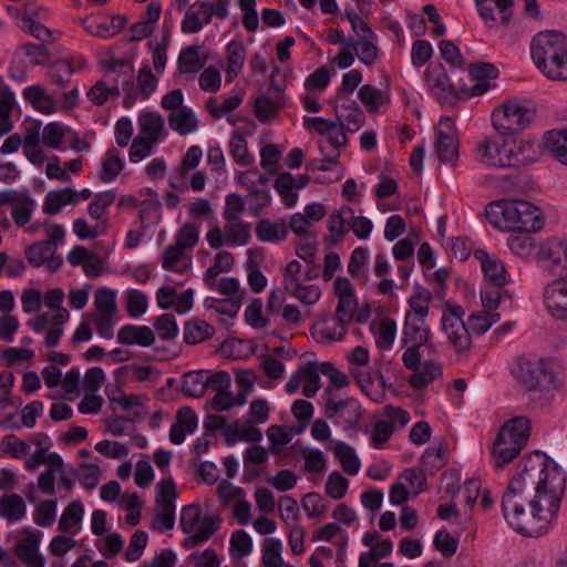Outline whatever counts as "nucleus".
Listing matches in <instances>:
<instances>
[{
  "label": "nucleus",
  "mask_w": 567,
  "mask_h": 567,
  "mask_svg": "<svg viewBox=\"0 0 567 567\" xmlns=\"http://www.w3.org/2000/svg\"><path fill=\"white\" fill-rule=\"evenodd\" d=\"M169 127L182 136L190 134L198 128V120L189 107H179L168 115Z\"/></svg>",
  "instance_id": "nucleus-26"
},
{
  "label": "nucleus",
  "mask_w": 567,
  "mask_h": 567,
  "mask_svg": "<svg viewBox=\"0 0 567 567\" xmlns=\"http://www.w3.org/2000/svg\"><path fill=\"white\" fill-rule=\"evenodd\" d=\"M206 375L200 371H192L184 374L182 391L190 398H202L206 391Z\"/></svg>",
  "instance_id": "nucleus-49"
},
{
  "label": "nucleus",
  "mask_w": 567,
  "mask_h": 567,
  "mask_svg": "<svg viewBox=\"0 0 567 567\" xmlns=\"http://www.w3.org/2000/svg\"><path fill=\"white\" fill-rule=\"evenodd\" d=\"M529 431L530 423L526 416H516L503 424L492 449L496 468H503L519 455L528 441Z\"/></svg>",
  "instance_id": "nucleus-6"
},
{
  "label": "nucleus",
  "mask_w": 567,
  "mask_h": 567,
  "mask_svg": "<svg viewBox=\"0 0 567 567\" xmlns=\"http://www.w3.org/2000/svg\"><path fill=\"white\" fill-rule=\"evenodd\" d=\"M468 72L471 78L477 81V83L470 89L471 96L484 94L489 89L488 80L496 79L498 75V70L492 63L487 62L471 64Z\"/></svg>",
  "instance_id": "nucleus-22"
},
{
  "label": "nucleus",
  "mask_w": 567,
  "mask_h": 567,
  "mask_svg": "<svg viewBox=\"0 0 567 567\" xmlns=\"http://www.w3.org/2000/svg\"><path fill=\"white\" fill-rule=\"evenodd\" d=\"M220 518L216 516H205L202 525L197 530L190 533L192 535L184 540L187 548H193L206 540H208L219 528Z\"/></svg>",
  "instance_id": "nucleus-37"
},
{
  "label": "nucleus",
  "mask_w": 567,
  "mask_h": 567,
  "mask_svg": "<svg viewBox=\"0 0 567 567\" xmlns=\"http://www.w3.org/2000/svg\"><path fill=\"white\" fill-rule=\"evenodd\" d=\"M228 4L229 0L197 1L193 4V8L204 9L202 12L204 22L209 23L214 16L221 20L226 19L228 17Z\"/></svg>",
  "instance_id": "nucleus-54"
},
{
  "label": "nucleus",
  "mask_w": 567,
  "mask_h": 567,
  "mask_svg": "<svg viewBox=\"0 0 567 567\" xmlns=\"http://www.w3.org/2000/svg\"><path fill=\"white\" fill-rule=\"evenodd\" d=\"M534 111L523 101L509 100L492 113V124L497 134L509 137L525 130L532 122Z\"/></svg>",
  "instance_id": "nucleus-8"
},
{
  "label": "nucleus",
  "mask_w": 567,
  "mask_h": 567,
  "mask_svg": "<svg viewBox=\"0 0 567 567\" xmlns=\"http://www.w3.org/2000/svg\"><path fill=\"white\" fill-rule=\"evenodd\" d=\"M251 538L244 529H239L233 533L230 537V555L234 558H243L248 556L251 551Z\"/></svg>",
  "instance_id": "nucleus-61"
},
{
  "label": "nucleus",
  "mask_w": 567,
  "mask_h": 567,
  "mask_svg": "<svg viewBox=\"0 0 567 567\" xmlns=\"http://www.w3.org/2000/svg\"><path fill=\"white\" fill-rule=\"evenodd\" d=\"M136 80L140 94L143 99H150L157 89V76L152 72L148 65H143L137 73Z\"/></svg>",
  "instance_id": "nucleus-60"
},
{
  "label": "nucleus",
  "mask_w": 567,
  "mask_h": 567,
  "mask_svg": "<svg viewBox=\"0 0 567 567\" xmlns=\"http://www.w3.org/2000/svg\"><path fill=\"white\" fill-rule=\"evenodd\" d=\"M202 509L196 504L183 507L181 512V528L185 534H190L202 525Z\"/></svg>",
  "instance_id": "nucleus-58"
},
{
  "label": "nucleus",
  "mask_w": 567,
  "mask_h": 567,
  "mask_svg": "<svg viewBox=\"0 0 567 567\" xmlns=\"http://www.w3.org/2000/svg\"><path fill=\"white\" fill-rule=\"evenodd\" d=\"M336 114L338 122L352 133L357 132L364 123V114L355 102L341 105L336 110Z\"/></svg>",
  "instance_id": "nucleus-33"
},
{
  "label": "nucleus",
  "mask_w": 567,
  "mask_h": 567,
  "mask_svg": "<svg viewBox=\"0 0 567 567\" xmlns=\"http://www.w3.org/2000/svg\"><path fill=\"white\" fill-rule=\"evenodd\" d=\"M475 2L480 16L491 28L509 21L513 0H475Z\"/></svg>",
  "instance_id": "nucleus-17"
},
{
  "label": "nucleus",
  "mask_w": 567,
  "mask_h": 567,
  "mask_svg": "<svg viewBox=\"0 0 567 567\" xmlns=\"http://www.w3.org/2000/svg\"><path fill=\"white\" fill-rule=\"evenodd\" d=\"M275 188L288 207L296 205L298 195L293 184V176L290 173H281L275 181Z\"/></svg>",
  "instance_id": "nucleus-52"
},
{
  "label": "nucleus",
  "mask_w": 567,
  "mask_h": 567,
  "mask_svg": "<svg viewBox=\"0 0 567 567\" xmlns=\"http://www.w3.org/2000/svg\"><path fill=\"white\" fill-rule=\"evenodd\" d=\"M205 64L199 56V47L189 45L184 48L178 56L177 65L181 73L189 74L198 72Z\"/></svg>",
  "instance_id": "nucleus-42"
},
{
  "label": "nucleus",
  "mask_w": 567,
  "mask_h": 567,
  "mask_svg": "<svg viewBox=\"0 0 567 567\" xmlns=\"http://www.w3.org/2000/svg\"><path fill=\"white\" fill-rule=\"evenodd\" d=\"M280 106V103L276 100H271L268 96H259L255 100L254 112L260 122L268 123L276 117Z\"/></svg>",
  "instance_id": "nucleus-56"
},
{
  "label": "nucleus",
  "mask_w": 567,
  "mask_h": 567,
  "mask_svg": "<svg viewBox=\"0 0 567 567\" xmlns=\"http://www.w3.org/2000/svg\"><path fill=\"white\" fill-rule=\"evenodd\" d=\"M56 516V502L52 499L42 501L33 513L34 523L41 527L51 526Z\"/></svg>",
  "instance_id": "nucleus-59"
},
{
  "label": "nucleus",
  "mask_w": 567,
  "mask_h": 567,
  "mask_svg": "<svg viewBox=\"0 0 567 567\" xmlns=\"http://www.w3.org/2000/svg\"><path fill=\"white\" fill-rule=\"evenodd\" d=\"M512 373L518 385L529 392H543L554 385L555 374L549 363L536 355L518 358Z\"/></svg>",
  "instance_id": "nucleus-7"
},
{
  "label": "nucleus",
  "mask_w": 567,
  "mask_h": 567,
  "mask_svg": "<svg viewBox=\"0 0 567 567\" xmlns=\"http://www.w3.org/2000/svg\"><path fill=\"white\" fill-rule=\"evenodd\" d=\"M435 151L442 163L454 165L458 157V140L451 117L440 120L436 130Z\"/></svg>",
  "instance_id": "nucleus-11"
},
{
  "label": "nucleus",
  "mask_w": 567,
  "mask_h": 567,
  "mask_svg": "<svg viewBox=\"0 0 567 567\" xmlns=\"http://www.w3.org/2000/svg\"><path fill=\"white\" fill-rule=\"evenodd\" d=\"M530 54L537 69L551 81H567V38L554 31L536 34Z\"/></svg>",
  "instance_id": "nucleus-4"
},
{
  "label": "nucleus",
  "mask_w": 567,
  "mask_h": 567,
  "mask_svg": "<svg viewBox=\"0 0 567 567\" xmlns=\"http://www.w3.org/2000/svg\"><path fill=\"white\" fill-rule=\"evenodd\" d=\"M539 258L549 261L553 267L563 266L567 258V239H549L539 248Z\"/></svg>",
  "instance_id": "nucleus-35"
},
{
  "label": "nucleus",
  "mask_w": 567,
  "mask_h": 567,
  "mask_svg": "<svg viewBox=\"0 0 567 567\" xmlns=\"http://www.w3.org/2000/svg\"><path fill=\"white\" fill-rule=\"evenodd\" d=\"M402 362L405 369L413 371L408 379L414 390H423L442 375V365L436 360H425L421 363V348L433 350L432 333L426 320L415 316L405 317L402 330Z\"/></svg>",
  "instance_id": "nucleus-2"
},
{
  "label": "nucleus",
  "mask_w": 567,
  "mask_h": 567,
  "mask_svg": "<svg viewBox=\"0 0 567 567\" xmlns=\"http://www.w3.org/2000/svg\"><path fill=\"white\" fill-rule=\"evenodd\" d=\"M55 248L51 247L49 243L37 241L28 246L24 250L29 264L35 268L43 266L45 260L49 259L54 252Z\"/></svg>",
  "instance_id": "nucleus-53"
},
{
  "label": "nucleus",
  "mask_w": 567,
  "mask_h": 567,
  "mask_svg": "<svg viewBox=\"0 0 567 567\" xmlns=\"http://www.w3.org/2000/svg\"><path fill=\"white\" fill-rule=\"evenodd\" d=\"M214 332V327L204 320L188 321L184 327V340L186 343L196 344L210 338Z\"/></svg>",
  "instance_id": "nucleus-46"
},
{
  "label": "nucleus",
  "mask_w": 567,
  "mask_h": 567,
  "mask_svg": "<svg viewBox=\"0 0 567 567\" xmlns=\"http://www.w3.org/2000/svg\"><path fill=\"white\" fill-rule=\"evenodd\" d=\"M393 549V544L390 539L379 542L370 550L361 553L359 557L358 567H375L378 561L388 557Z\"/></svg>",
  "instance_id": "nucleus-47"
},
{
  "label": "nucleus",
  "mask_w": 567,
  "mask_h": 567,
  "mask_svg": "<svg viewBox=\"0 0 567 567\" xmlns=\"http://www.w3.org/2000/svg\"><path fill=\"white\" fill-rule=\"evenodd\" d=\"M375 343L381 350H389L394 343L396 337V323L392 318L384 317L379 321L377 328L371 327Z\"/></svg>",
  "instance_id": "nucleus-38"
},
{
  "label": "nucleus",
  "mask_w": 567,
  "mask_h": 567,
  "mask_svg": "<svg viewBox=\"0 0 567 567\" xmlns=\"http://www.w3.org/2000/svg\"><path fill=\"white\" fill-rule=\"evenodd\" d=\"M424 78L427 87L441 103H451L457 97L454 86L441 64L430 65Z\"/></svg>",
  "instance_id": "nucleus-16"
},
{
  "label": "nucleus",
  "mask_w": 567,
  "mask_h": 567,
  "mask_svg": "<svg viewBox=\"0 0 567 567\" xmlns=\"http://www.w3.org/2000/svg\"><path fill=\"white\" fill-rule=\"evenodd\" d=\"M69 317L68 310H60L59 313H54L52 317H49L48 313H40L31 318L28 321V326L38 333L48 328L44 343L49 348H54L60 342L64 332L63 326L69 320Z\"/></svg>",
  "instance_id": "nucleus-12"
},
{
  "label": "nucleus",
  "mask_w": 567,
  "mask_h": 567,
  "mask_svg": "<svg viewBox=\"0 0 567 567\" xmlns=\"http://www.w3.org/2000/svg\"><path fill=\"white\" fill-rule=\"evenodd\" d=\"M463 315V308L454 306L446 307L442 316V329L457 352L467 351L471 347V336Z\"/></svg>",
  "instance_id": "nucleus-10"
},
{
  "label": "nucleus",
  "mask_w": 567,
  "mask_h": 567,
  "mask_svg": "<svg viewBox=\"0 0 567 567\" xmlns=\"http://www.w3.org/2000/svg\"><path fill=\"white\" fill-rule=\"evenodd\" d=\"M545 146L561 164L567 165V128L545 134Z\"/></svg>",
  "instance_id": "nucleus-39"
},
{
  "label": "nucleus",
  "mask_w": 567,
  "mask_h": 567,
  "mask_svg": "<svg viewBox=\"0 0 567 567\" xmlns=\"http://www.w3.org/2000/svg\"><path fill=\"white\" fill-rule=\"evenodd\" d=\"M508 152H513L511 161L514 163L512 166L527 165L533 163L538 156L536 141L529 138L515 140L514 146L508 147Z\"/></svg>",
  "instance_id": "nucleus-30"
},
{
  "label": "nucleus",
  "mask_w": 567,
  "mask_h": 567,
  "mask_svg": "<svg viewBox=\"0 0 567 567\" xmlns=\"http://www.w3.org/2000/svg\"><path fill=\"white\" fill-rule=\"evenodd\" d=\"M358 97L369 113L379 112L381 105L389 102V97L379 89L364 84L358 92Z\"/></svg>",
  "instance_id": "nucleus-43"
},
{
  "label": "nucleus",
  "mask_w": 567,
  "mask_h": 567,
  "mask_svg": "<svg viewBox=\"0 0 567 567\" xmlns=\"http://www.w3.org/2000/svg\"><path fill=\"white\" fill-rule=\"evenodd\" d=\"M432 300V293L426 288L419 287L416 292L410 297L409 306L410 310L405 317L415 316L419 319H426L430 310V302Z\"/></svg>",
  "instance_id": "nucleus-45"
},
{
  "label": "nucleus",
  "mask_w": 567,
  "mask_h": 567,
  "mask_svg": "<svg viewBox=\"0 0 567 567\" xmlns=\"http://www.w3.org/2000/svg\"><path fill=\"white\" fill-rule=\"evenodd\" d=\"M84 507L81 501L71 502L63 511L59 520V530L75 535L81 528Z\"/></svg>",
  "instance_id": "nucleus-27"
},
{
  "label": "nucleus",
  "mask_w": 567,
  "mask_h": 567,
  "mask_svg": "<svg viewBox=\"0 0 567 567\" xmlns=\"http://www.w3.org/2000/svg\"><path fill=\"white\" fill-rule=\"evenodd\" d=\"M203 156L202 148L199 146H190L184 155L181 166L177 169V175L171 176L169 185L176 190L187 189L185 178L189 171L196 168Z\"/></svg>",
  "instance_id": "nucleus-21"
},
{
  "label": "nucleus",
  "mask_w": 567,
  "mask_h": 567,
  "mask_svg": "<svg viewBox=\"0 0 567 567\" xmlns=\"http://www.w3.org/2000/svg\"><path fill=\"white\" fill-rule=\"evenodd\" d=\"M106 76L116 75L114 81L122 79V91L125 94L124 105L131 106L137 99L138 89L134 83V68L132 62L127 60H106L102 64Z\"/></svg>",
  "instance_id": "nucleus-13"
},
{
  "label": "nucleus",
  "mask_w": 567,
  "mask_h": 567,
  "mask_svg": "<svg viewBox=\"0 0 567 567\" xmlns=\"http://www.w3.org/2000/svg\"><path fill=\"white\" fill-rule=\"evenodd\" d=\"M475 257L481 261L486 279L495 287H503L506 284V270L504 265L488 256L484 250H476Z\"/></svg>",
  "instance_id": "nucleus-25"
},
{
  "label": "nucleus",
  "mask_w": 567,
  "mask_h": 567,
  "mask_svg": "<svg viewBox=\"0 0 567 567\" xmlns=\"http://www.w3.org/2000/svg\"><path fill=\"white\" fill-rule=\"evenodd\" d=\"M23 97L30 102L37 111L43 114H51L58 110L55 101L41 85H30L25 87L23 90Z\"/></svg>",
  "instance_id": "nucleus-28"
},
{
  "label": "nucleus",
  "mask_w": 567,
  "mask_h": 567,
  "mask_svg": "<svg viewBox=\"0 0 567 567\" xmlns=\"http://www.w3.org/2000/svg\"><path fill=\"white\" fill-rule=\"evenodd\" d=\"M224 233L227 246H245L251 238L250 224L241 219L226 220Z\"/></svg>",
  "instance_id": "nucleus-29"
},
{
  "label": "nucleus",
  "mask_w": 567,
  "mask_h": 567,
  "mask_svg": "<svg viewBox=\"0 0 567 567\" xmlns=\"http://www.w3.org/2000/svg\"><path fill=\"white\" fill-rule=\"evenodd\" d=\"M117 340L126 346L150 347L155 341V334L150 327L126 324L118 330Z\"/></svg>",
  "instance_id": "nucleus-20"
},
{
  "label": "nucleus",
  "mask_w": 567,
  "mask_h": 567,
  "mask_svg": "<svg viewBox=\"0 0 567 567\" xmlns=\"http://www.w3.org/2000/svg\"><path fill=\"white\" fill-rule=\"evenodd\" d=\"M41 538L40 530H32L17 544L16 555L27 567H44V558L39 554Z\"/></svg>",
  "instance_id": "nucleus-18"
},
{
  "label": "nucleus",
  "mask_w": 567,
  "mask_h": 567,
  "mask_svg": "<svg viewBox=\"0 0 567 567\" xmlns=\"http://www.w3.org/2000/svg\"><path fill=\"white\" fill-rule=\"evenodd\" d=\"M544 303L556 319H567V276L553 280L544 288Z\"/></svg>",
  "instance_id": "nucleus-15"
},
{
  "label": "nucleus",
  "mask_w": 567,
  "mask_h": 567,
  "mask_svg": "<svg viewBox=\"0 0 567 567\" xmlns=\"http://www.w3.org/2000/svg\"><path fill=\"white\" fill-rule=\"evenodd\" d=\"M27 514V505L19 494H4L0 497V517L9 523L21 520Z\"/></svg>",
  "instance_id": "nucleus-24"
},
{
  "label": "nucleus",
  "mask_w": 567,
  "mask_h": 567,
  "mask_svg": "<svg viewBox=\"0 0 567 567\" xmlns=\"http://www.w3.org/2000/svg\"><path fill=\"white\" fill-rule=\"evenodd\" d=\"M227 81H233L243 70L246 60V48L240 41H231L227 49Z\"/></svg>",
  "instance_id": "nucleus-32"
},
{
  "label": "nucleus",
  "mask_w": 567,
  "mask_h": 567,
  "mask_svg": "<svg viewBox=\"0 0 567 567\" xmlns=\"http://www.w3.org/2000/svg\"><path fill=\"white\" fill-rule=\"evenodd\" d=\"M333 286L334 295L338 298L334 315L331 320L324 321L317 329L318 337L328 342L340 341L344 338L348 326L354 321L358 310V299L350 280L338 277Z\"/></svg>",
  "instance_id": "nucleus-5"
},
{
  "label": "nucleus",
  "mask_w": 567,
  "mask_h": 567,
  "mask_svg": "<svg viewBox=\"0 0 567 567\" xmlns=\"http://www.w3.org/2000/svg\"><path fill=\"white\" fill-rule=\"evenodd\" d=\"M229 153L233 159L241 166H249L254 163V156L248 152L245 137L237 132L233 133L229 141Z\"/></svg>",
  "instance_id": "nucleus-50"
},
{
  "label": "nucleus",
  "mask_w": 567,
  "mask_h": 567,
  "mask_svg": "<svg viewBox=\"0 0 567 567\" xmlns=\"http://www.w3.org/2000/svg\"><path fill=\"white\" fill-rule=\"evenodd\" d=\"M369 259V251L364 247H357L353 249L348 262V272L362 284L368 280L367 264Z\"/></svg>",
  "instance_id": "nucleus-44"
},
{
  "label": "nucleus",
  "mask_w": 567,
  "mask_h": 567,
  "mask_svg": "<svg viewBox=\"0 0 567 567\" xmlns=\"http://www.w3.org/2000/svg\"><path fill=\"white\" fill-rule=\"evenodd\" d=\"M302 373V393L307 398H313L320 389L321 364L308 362L300 367Z\"/></svg>",
  "instance_id": "nucleus-40"
},
{
  "label": "nucleus",
  "mask_w": 567,
  "mask_h": 567,
  "mask_svg": "<svg viewBox=\"0 0 567 567\" xmlns=\"http://www.w3.org/2000/svg\"><path fill=\"white\" fill-rule=\"evenodd\" d=\"M326 391L329 394V396L327 398L324 410V416L327 419L344 417V422L349 426H351L354 422L358 421L360 416L359 405L353 399L334 401L330 396L331 389L328 388Z\"/></svg>",
  "instance_id": "nucleus-19"
},
{
  "label": "nucleus",
  "mask_w": 567,
  "mask_h": 567,
  "mask_svg": "<svg viewBox=\"0 0 567 567\" xmlns=\"http://www.w3.org/2000/svg\"><path fill=\"white\" fill-rule=\"evenodd\" d=\"M241 102L243 97L239 95L230 96L223 103H218L216 97H209L206 102V111L213 118L219 120L235 111Z\"/></svg>",
  "instance_id": "nucleus-51"
},
{
  "label": "nucleus",
  "mask_w": 567,
  "mask_h": 567,
  "mask_svg": "<svg viewBox=\"0 0 567 567\" xmlns=\"http://www.w3.org/2000/svg\"><path fill=\"white\" fill-rule=\"evenodd\" d=\"M353 214L354 210L350 206L343 205L329 215L327 227L332 241H340L349 233V221Z\"/></svg>",
  "instance_id": "nucleus-23"
},
{
  "label": "nucleus",
  "mask_w": 567,
  "mask_h": 567,
  "mask_svg": "<svg viewBox=\"0 0 567 567\" xmlns=\"http://www.w3.org/2000/svg\"><path fill=\"white\" fill-rule=\"evenodd\" d=\"M123 161L113 150H110L106 154V158L102 163V172L100 178L104 183L113 182L123 169Z\"/></svg>",
  "instance_id": "nucleus-62"
},
{
  "label": "nucleus",
  "mask_w": 567,
  "mask_h": 567,
  "mask_svg": "<svg viewBox=\"0 0 567 567\" xmlns=\"http://www.w3.org/2000/svg\"><path fill=\"white\" fill-rule=\"evenodd\" d=\"M474 156L478 163L488 167H511L514 163L511 161L513 152H508V137L499 134L486 136L477 142L474 147Z\"/></svg>",
  "instance_id": "nucleus-9"
},
{
  "label": "nucleus",
  "mask_w": 567,
  "mask_h": 567,
  "mask_svg": "<svg viewBox=\"0 0 567 567\" xmlns=\"http://www.w3.org/2000/svg\"><path fill=\"white\" fill-rule=\"evenodd\" d=\"M281 542L276 538H267L264 544L262 564L266 567H281Z\"/></svg>",
  "instance_id": "nucleus-64"
},
{
  "label": "nucleus",
  "mask_w": 567,
  "mask_h": 567,
  "mask_svg": "<svg viewBox=\"0 0 567 567\" xmlns=\"http://www.w3.org/2000/svg\"><path fill=\"white\" fill-rule=\"evenodd\" d=\"M285 291L306 306L315 305L321 297V290L316 285L305 286L300 281L290 280Z\"/></svg>",
  "instance_id": "nucleus-41"
},
{
  "label": "nucleus",
  "mask_w": 567,
  "mask_h": 567,
  "mask_svg": "<svg viewBox=\"0 0 567 567\" xmlns=\"http://www.w3.org/2000/svg\"><path fill=\"white\" fill-rule=\"evenodd\" d=\"M499 320V313L488 312L486 310L472 313L468 317L467 328L476 334H484L493 323Z\"/></svg>",
  "instance_id": "nucleus-57"
},
{
  "label": "nucleus",
  "mask_w": 567,
  "mask_h": 567,
  "mask_svg": "<svg viewBox=\"0 0 567 567\" xmlns=\"http://www.w3.org/2000/svg\"><path fill=\"white\" fill-rule=\"evenodd\" d=\"M487 216L497 228L514 233L538 231L544 226L540 209L523 199H501L489 204Z\"/></svg>",
  "instance_id": "nucleus-3"
},
{
  "label": "nucleus",
  "mask_w": 567,
  "mask_h": 567,
  "mask_svg": "<svg viewBox=\"0 0 567 567\" xmlns=\"http://www.w3.org/2000/svg\"><path fill=\"white\" fill-rule=\"evenodd\" d=\"M199 239V226L195 223L184 224L177 231L175 237V244L183 249H192L197 245Z\"/></svg>",
  "instance_id": "nucleus-63"
},
{
  "label": "nucleus",
  "mask_w": 567,
  "mask_h": 567,
  "mask_svg": "<svg viewBox=\"0 0 567 567\" xmlns=\"http://www.w3.org/2000/svg\"><path fill=\"white\" fill-rule=\"evenodd\" d=\"M74 69L66 60H59L51 64L49 78L52 84L60 87L66 86L73 75Z\"/></svg>",
  "instance_id": "nucleus-55"
},
{
  "label": "nucleus",
  "mask_w": 567,
  "mask_h": 567,
  "mask_svg": "<svg viewBox=\"0 0 567 567\" xmlns=\"http://www.w3.org/2000/svg\"><path fill=\"white\" fill-rule=\"evenodd\" d=\"M288 234V228L284 221L272 223L269 219H261L256 225V236L260 241L279 243Z\"/></svg>",
  "instance_id": "nucleus-36"
},
{
  "label": "nucleus",
  "mask_w": 567,
  "mask_h": 567,
  "mask_svg": "<svg viewBox=\"0 0 567 567\" xmlns=\"http://www.w3.org/2000/svg\"><path fill=\"white\" fill-rule=\"evenodd\" d=\"M566 489V475L545 453L524 457L502 498L505 520L525 536L546 534L556 520Z\"/></svg>",
  "instance_id": "nucleus-1"
},
{
  "label": "nucleus",
  "mask_w": 567,
  "mask_h": 567,
  "mask_svg": "<svg viewBox=\"0 0 567 567\" xmlns=\"http://www.w3.org/2000/svg\"><path fill=\"white\" fill-rule=\"evenodd\" d=\"M258 175L256 168L240 172L237 182L248 192L249 210L252 215H259L270 203L269 189L259 187L254 176Z\"/></svg>",
  "instance_id": "nucleus-14"
},
{
  "label": "nucleus",
  "mask_w": 567,
  "mask_h": 567,
  "mask_svg": "<svg viewBox=\"0 0 567 567\" xmlns=\"http://www.w3.org/2000/svg\"><path fill=\"white\" fill-rule=\"evenodd\" d=\"M138 123L140 135L155 143L159 140L165 127L164 117L156 112L142 114L138 118Z\"/></svg>",
  "instance_id": "nucleus-34"
},
{
  "label": "nucleus",
  "mask_w": 567,
  "mask_h": 567,
  "mask_svg": "<svg viewBox=\"0 0 567 567\" xmlns=\"http://www.w3.org/2000/svg\"><path fill=\"white\" fill-rule=\"evenodd\" d=\"M76 198L78 194L72 188L51 190L45 195L43 213L48 215H56L63 206L75 203Z\"/></svg>",
  "instance_id": "nucleus-31"
},
{
  "label": "nucleus",
  "mask_w": 567,
  "mask_h": 567,
  "mask_svg": "<svg viewBox=\"0 0 567 567\" xmlns=\"http://www.w3.org/2000/svg\"><path fill=\"white\" fill-rule=\"evenodd\" d=\"M334 455L341 463V466L349 475H355L360 470V461L355 455L353 447L344 442H338L334 446Z\"/></svg>",
  "instance_id": "nucleus-48"
}]
</instances>
